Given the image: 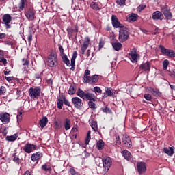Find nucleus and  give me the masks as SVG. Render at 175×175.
Listing matches in <instances>:
<instances>
[{
	"label": "nucleus",
	"mask_w": 175,
	"mask_h": 175,
	"mask_svg": "<svg viewBox=\"0 0 175 175\" xmlns=\"http://www.w3.org/2000/svg\"><path fill=\"white\" fill-rule=\"evenodd\" d=\"M77 96H79V98L83 99V100H89V107L92 110H96V105L95 103H94L96 101V99H95V94L92 93H85L84 91H83V90L79 88L77 92Z\"/></svg>",
	"instance_id": "nucleus-1"
},
{
	"label": "nucleus",
	"mask_w": 175,
	"mask_h": 175,
	"mask_svg": "<svg viewBox=\"0 0 175 175\" xmlns=\"http://www.w3.org/2000/svg\"><path fill=\"white\" fill-rule=\"evenodd\" d=\"M47 65L50 68H55L58 65V55L55 51H51L47 57Z\"/></svg>",
	"instance_id": "nucleus-2"
},
{
	"label": "nucleus",
	"mask_w": 175,
	"mask_h": 175,
	"mask_svg": "<svg viewBox=\"0 0 175 175\" xmlns=\"http://www.w3.org/2000/svg\"><path fill=\"white\" fill-rule=\"evenodd\" d=\"M42 88L38 86L30 88L28 90L29 96H30L31 99H38V98L40 96Z\"/></svg>",
	"instance_id": "nucleus-3"
},
{
	"label": "nucleus",
	"mask_w": 175,
	"mask_h": 175,
	"mask_svg": "<svg viewBox=\"0 0 175 175\" xmlns=\"http://www.w3.org/2000/svg\"><path fill=\"white\" fill-rule=\"evenodd\" d=\"M128 38H129V30L126 27L123 26L119 31V40L121 43H124V42L128 40Z\"/></svg>",
	"instance_id": "nucleus-4"
},
{
	"label": "nucleus",
	"mask_w": 175,
	"mask_h": 175,
	"mask_svg": "<svg viewBox=\"0 0 175 175\" xmlns=\"http://www.w3.org/2000/svg\"><path fill=\"white\" fill-rule=\"evenodd\" d=\"M161 13L165 17V20H172L173 18V14L170 12V8H167V5H165L161 8Z\"/></svg>",
	"instance_id": "nucleus-5"
},
{
	"label": "nucleus",
	"mask_w": 175,
	"mask_h": 175,
	"mask_svg": "<svg viewBox=\"0 0 175 175\" xmlns=\"http://www.w3.org/2000/svg\"><path fill=\"white\" fill-rule=\"evenodd\" d=\"M103 167L106 172H109V169L111 167V164L113 163V161H111V158L109 157H106L103 158Z\"/></svg>",
	"instance_id": "nucleus-6"
},
{
	"label": "nucleus",
	"mask_w": 175,
	"mask_h": 175,
	"mask_svg": "<svg viewBox=\"0 0 175 175\" xmlns=\"http://www.w3.org/2000/svg\"><path fill=\"white\" fill-rule=\"evenodd\" d=\"M72 103L78 110H81L83 109V106H84L83 100H81L79 97H73L72 98Z\"/></svg>",
	"instance_id": "nucleus-7"
},
{
	"label": "nucleus",
	"mask_w": 175,
	"mask_h": 175,
	"mask_svg": "<svg viewBox=\"0 0 175 175\" xmlns=\"http://www.w3.org/2000/svg\"><path fill=\"white\" fill-rule=\"evenodd\" d=\"M35 10L33 8H29L25 11V16L29 21H32L35 20Z\"/></svg>",
	"instance_id": "nucleus-8"
},
{
	"label": "nucleus",
	"mask_w": 175,
	"mask_h": 175,
	"mask_svg": "<svg viewBox=\"0 0 175 175\" xmlns=\"http://www.w3.org/2000/svg\"><path fill=\"white\" fill-rule=\"evenodd\" d=\"M0 121L3 122L4 125L10 122V114L8 112L0 113Z\"/></svg>",
	"instance_id": "nucleus-9"
},
{
	"label": "nucleus",
	"mask_w": 175,
	"mask_h": 175,
	"mask_svg": "<svg viewBox=\"0 0 175 175\" xmlns=\"http://www.w3.org/2000/svg\"><path fill=\"white\" fill-rule=\"evenodd\" d=\"M137 169L139 174H143L147 171V165L144 162L137 163Z\"/></svg>",
	"instance_id": "nucleus-10"
},
{
	"label": "nucleus",
	"mask_w": 175,
	"mask_h": 175,
	"mask_svg": "<svg viewBox=\"0 0 175 175\" xmlns=\"http://www.w3.org/2000/svg\"><path fill=\"white\" fill-rule=\"evenodd\" d=\"M33 150H36V145L33 144L27 143L23 146V151L26 152V154H31Z\"/></svg>",
	"instance_id": "nucleus-11"
},
{
	"label": "nucleus",
	"mask_w": 175,
	"mask_h": 175,
	"mask_svg": "<svg viewBox=\"0 0 175 175\" xmlns=\"http://www.w3.org/2000/svg\"><path fill=\"white\" fill-rule=\"evenodd\" d=\"M111 23L113 28H120V29L121 28L124 27V25L120 23V21H118V18H117L116 15H112Z\"/></svg>",
	"instance_id": "nucleus-12"
},
{
	"label": "nucleus",
	"mask_w": 175,
	"mask_h": 175,
	"mask_svg": "<svg viewBox=\"0 0 175 175\" xmlns=\"http://www.w3.org/2000/svg\"><path fill=\"white\" fill-rule=\"evenodd\" d=\"M121 154L126 161H128L129 162H133V156L131 154V152L124 150L122 151Z\"/></svg>",
	"instance_id": "nucleus-13"
},
{
	"label": "nucleus",
	"mask_w": 175,
	"mask_h": 175,
	"mask_svg": "<svg viewBox=\"0 0 175 175\" xmlns=\"http://www.w3.org/2000/svg\"><path fill=\"white\" fill-rule=\"evenodd\" d=\"M90 40L89 37H85V41L83 42V44L81 45L82 55H84L85 54V51L88 49V46H90Z\"/></svg>",
	"instance_id": "nucleus-14"
},
{
	"label": "nucleus",
	"mask_w": 175,
	"mask_h": 175,
	"mask_svg": "<svg viewBox=\"0 0 175 175\" xmlns=\"http://www.w3.org/2000/svg\"><path fill=\"white\" fill-rule=\"evenodd\" d=\"M90 40L89 37H85V41L83 42V44L81 45L82 55H84L85 54V51L88 49V46H90Z\"/></svg>",
	"instance_id": "nucleus-15"
},
{
	"label": "nucleus",
	"mask_w": 175,
	"mask_h": 175,
	"mask_svg": "<svg viewBox=\"0 0 175 175\" xmlns=\"http://www.w3.org/2000/svg\"><path fill=\"white\" fill-rule=\"evenodd\" d=\"M122 144L124 147H126V148H131V147H132V141L131 140V137L124 136L122 138Z\"/></svg>",
	"instance_id": "nucleus-16"
},
{
	"label": "nucleus",
	"mask_w": 175,
	"mask_h": 175,
	"mask_svg": "<svg viewBox=\"0 0 175 175\" xmlns=\"http://www.w3.org/2000/svg\"><path fill=\"white\" fill-rule=\"evenodd\" d=\"M77 58V51H74L72 58H71V63H70V70H72V72L75 71V69H76V59Z\"/></svg>",
	"instance_id": "nucleus-17"
},
{
	"label": "nucleus",
	"mask_w": 175,
	"mask_h": 175,
	"mask_svg": "<svg viewBox=\"0 0 175 175\" xmlns=\"http://www.w3.org/2000/svg\"><path fill=\"white\" fill-rule=\"evenodd\" d=\"M66 31H67L68 37L72 38V36H73L74 33H77V32H79V26L77 25H75V29H72L70 27H67Z\"/></svg>",
	"instance_id": "nucleus-18"
},
{
	"label": "nucleus",
	"mask_w": 175,
	"mask_h": 175,
	"mask_svg": "<svg viewBox=\"0 0 175 175\" xmlns=\"http://www.w3.org/2000/svg\"><path fill=\"white\" fill-rule=\"evenodd\" d=\"M139 69L144 70V72H150V70H151L150 62H146V63L142 64L139 66Z\"/></svg>",
	"instance_id": "nucleus-19"
},
{
	"label": "nucleus",
	"mask_w": 175,
	"mask_h": 175,
	"mask_svg": "<svg viewBox=\"0 0 175 175\" xmlns=\"http://www.w3.org/2000/svg\"><path fill=\"white\" fill-rule=\"evenodd\" d=\"M152 19L153 20H160L162 21L163 20V14L161 11H156L152 14Z\"/></svg>",
	"instance_id": "nucleus-20"
},
{
	"label": "nucleus",
	"mask_w": 175,
	"mask_h": 175,
	"mask_svg": "<svg viewBox=\"0 0 175 175\" xmlns=\"http://www.w3.org/2000/svg\"><path fill=\"white\" fill-rule=\"evenodd\" d=\"M91 71L89 70H86L84 72L83 81L85 84L87 83H90V79H91Z\"/></svg>",
	"instance_id": "nucleus-21"
},
{
	"label": "nucleus",
	"mask_w": 175,
	"mask_h": 175,
	"mask_svg": "<svg viewBox=\"0 0 175 175\" xmlns=\"http://www.w3.org/2000/svg\"><path fill=\"white\" fill-rule=\"evenodd\" d=\"M148 91H149L150 94H152L154 96L160 97L162 95V93H161L159 90L157 88L154 89L152 88H148Z\"/></svg>",
	"instance_id": "nucleus-22"
},
{
	"label": "nucleus",
	"mask_w": 175,
	"mask_h": 175,
	"mask_svg": "<svg viewBox=\"0 0 175 175\" xmlns=\"http://www.w3.org/2000/svg\"><path fill=\"white\" fill-rule=\"evenodd\" d=\"M43 157V154L40 152H36L31 155V159L33 162H36V161H39V159Z\"/></svg>",
	"instance_id": "nucleus-23"
},
{
	"label": "nucleus",
	"mask_w": 175,
	"mask_h": 175,
	"mask_svg": "<svg viewBox=\"0 0 175 175\" xmlns=\"http://www.w3.org/2000/svg\"><path fill=\"white\" fill-rule=\"evenodd\" d=\"M174 146L164 148L163 151L165 154H167V155H169V157H172V155L174 154Z\"/></svg>",
	"instance_id": "nucleus-24"
},
{
	"label": "nucleus",
	"mask_w": 175,
	"mask_h": 175,
	"mask_svg": "<svg viewBox=\"0 0 175 175\" xmlns=\"http://www.w3.org/2000/svg\"><path fill=\"white\" fill-rule=\"evenodd\" d=\"M48 123L49 119L46 116L42 117V118L39 121V125L42 128V129H43V128H44V126H46Z\"/></svg>",
	"instance_id": "nucleus-25"
},
{
	"label": "nucleus",
	"mask_w": 175,
	"mask_h": 175,
	"mask_svg": "<svg viewBox=\"0 0 175 175\" xmlns=\"http://www.w3.org/2000/svg\"><path fill=\"white\" fill-rule=\"evenodd\" d=\"M41 169L44 172H49V173H51V172L53 170L49 162L42 165Z\"/></svg>",
	"instance_id": "nucleus-26"
},
{
	"label": "nucleus",
	"mask_w": 175,
	"mask_h": 175,
	"mask_svg": "<svg viewBox=\"0 0 175 175\" xmlns=\"http://www.w3.org/2000/svg\"><path fill=\"white\" fill-rule=\"evenodd\" d=\"M17 137H18V133H15L12 135H8L5 137V140L7 142H16V140H17Z\"/></svg>",
	"instance_id": "nucleus-27"
},
{
	"label": "nucleus",
	"mask_w": 175,
	"mask_h": 175,
	"mask_svg": "<svg viewBox=\"0 0 175 175\" xmlns=\"http://www.w3.org/2000/svg\"><path fill=\"white\" fill-rule=\"evenodd\" d=\"M3 21L4 24H10L12 21V16L9 14H5L3 16Z\"/></svg>",
	"instance_id": "nucleus-28"
},
{
	"label": "nucleus",
	"mask_w": 175,
	"mask_h": 175,
	"mask_svg": "<svg viewBox=\"0 0 175 175\" xmlns=\"http://www.w3.org/2000/svg\"><path fill=\"white\" fill-rule=\"evenodd\" d=\"M96 148L98 151H102L105 148V142L102 139H99L96 143Z\"/></svg>",
	"instance_id": "nucleus-29"
},
{
	"label": "nucleus",
	"mask_w": 175,
	"mask_h": 175,
	"mask_svg": "<svg viewBox=\"0 0 175 175\" xmlns=\"http://www.w3.org/2000/svg\"><path fill=\"white\" fill-rule=\"evenodd\" d=\"M139 17V15L132 13L129 15V17L127 18L128 21L133 22L136 21L137 20V18Z\"/></svg>",
	"instance_id": "nucleus-30"
},
{
	"label": "nucleus",
	"mask_w": 175,
	"mask_h": 175,
	"mask_svg": "<svg viewBox=\"0 0 175 175\" xmlns=\"http://www.w3.org/2000/svg\"><path fill=\"white\" fill-rule=\"evenodd\" d=\"M99 80V76H98L97 75H94L92 77H90V84H96V83H98V81Z\"/></svg>",
	"instance_id": "nucleus-31"
},
{
	"label": "nucleus",
	"mask_w": 175,
	"mask_h": 175,
	"mask_svg": "<svg viewBox=\"0 0 175 175\" xmlns=\"http://www.w3.org/2000/svg\"><path fill=\"white\" fill-rule=\"evenodd\" d=\"M129 57H131V59L134 61V62H137V53L136 51H131L129 53Z\"/></svg>",
	"instance_id": "nucleus-32"
},
{
	"label": "nucleus",
	"mask_w": 175,
	"mask_h": 175,
	"mask_svg": "<svg viewBox=\"0 0 175 175\" xmlns=\"http://www.w3.org/2000/svg\"><path fill=\"white\" fill-rule=\"evenodd\" d=\"M61 57L64 64L67 65V66H70V60H69V58H68V55H66V54H64L62 55Z\"/></svg>",
	"instance_id": "nucleus-33"
},
{
	"label": "nucleus",
	"mask_w": 175,
	"mask_h": 175,
	"mask_svg": "<svg viewBox=\"0 0 175 175\" xmlns=\"http://www.w3.org/2000/svg\"><path fill=\"white\" fill-rule=\"evenodd\" d=\"M112 46L113 47L114 50H116V51H120L122 47V44L118 42V41H116L112 44Z\"/></svg>",
	"instance_id": "nucleus-34"
},
{
	"label": "nucleus",
	"mask_w": 175,
	"mask_h": 175,
	"mask_svg": "<svg viewBox=\"0 0 175 175\" xmlns=\"http://www.w3.org/2000/svg\"><path fill=\"white\" fill-rule=\"evenodd\" d=\"M26 5H27V0H21L18 3V8L20 10H24Z\"/></svg>",
	"instance_id": "nucleus-35"
},
{
	"label": "nucleus",
	"mask_w": 175,
	"mask_h": 175,
	"mask_svg": "<svg viewBox=\"0 0 175 175\" xmlns=\"http://www.w3.org/2000/svg\"><path fill=\"white\" fill-rule=\"evenodd\" d=\"M90 7L91 9H93L94 10H100V8H99V5L98 4V2L93 1L90 4Z\"/></svg>",
	"instance_id": "nucleus-36"
},
{
	"label": "nucleus",
	"mask_w": 175,
	"mask_h": 175,
	"mask_svg": "<svg viewBox=\"0 0 175 175\" xmlns=\"http://www.w3.org/2000/svg\"><path fill=\"white\" fill-rule=\"evenodd\" d=\"M113 95V92H111V90H110L109 88H107L105 89V92L104 93V95L103 96V98H107V96H111Z\"/></svg>",
	"instance_id": "nucleus-37"
},
{
	"label": "nucleus",
	"mask_w": 175,
	"mask_h": 175,
	"mask_svg": "<svg viewBox=\"0 0 175 175\" xmlns=\"http://www.w3.org/2000/svg\"><path fill=\"white\" fill-rule=\"evenodd\" d=\"M64 129L66 131H69V129H70V119L69 118L65 119Z\"/></svg>",
	"instance_id": "nucleus-38"
},
{
	"label": "nucleus",
	"mask_w": 175,
	"mask_h": 175,
	"mask_svg": "<svg viewBox=\"0 0 175 175\" xmlns=\"http://www.w3.org/2000/svg\"><path fill=\"white\" fill-rule=\"evenodd\" d=\"M165 55H167V57H170V58H175L174 51L168 49L165 53Z\"/></svg>",
	"instance_id": "nucleus-39"
},
{
	"label": "nucleus",
	"mask_w": 175,
	"mask_h": 175,
	"mask_svg": "<svg viewBox=\"0 0 175 175\" xmlns=\"http://www.w3.org/2000/svg\"><path fill=\"white\" fill-rule=\"evenodd\" d=\"M90 140H91V131H89L88 132V134L85 140V144H86V146H88V144H90Z\"/></svg>",
	"instance_id": "nucleus-40"
},
{
	"label": "nucleus",
	"mask_w": 175,
	"mask_h": 175,
	"mask_svg": "<svg viewBox=\"0 0 175 175\" xmlns=\"http://www.w3.org/2000/svg\"><path fill=\"white\" fill-rule=\"evenodd\" d=\"M62 98L63 99V103L66 105V106H68V107H72V105H70V102L66 99V97L65 96L62 95Z\"/></svg>",
	"instance_id": "nucleus-41"
},
{
	"label": "nucleus",
	"mask_w": 175,
	"mask_h": 175,
	"mask_svg": "<svg viewBox=\"0 0 175 175\" xmlns=\"http://www.w3.org/2000/svg\"><path fill=\"white\" fill-rule=\"evenodd\" d=\"M91 127L94 131V132H97L98 131V122L96 121H92Z\"/></svg>",
	"instance_id": "nucleus-42"
},
{
	"label": "nucleus",
	"mask_w": 175,
	"mask_h": 175,
	"mask_svg": "<svg viewBox=\"0 0 175 175\" xmlns=\"http://www.w3.org/2000/svg\"><path fill=\"white\" fill-rule=\"evenodd\" d=\"M76 93V88L75 85H71L68 90V94L69 95H73Z\"/></svg>",
	"instance_id": "nucleus-43"
},
{
	"label": "nucleus",
	"mask_w": 175,
	"mask_h": 175,
	"mask_svg": "<svg viewBox=\"0 0 175 175\" xmlns=\"http://www.w3.org/2000/svg\"><path fill=\"white\" fill-rule=\"evenodd\" d=\"M64 106V99L59 98L57 99V109H62V107Z\"/></svg>",
	"instance_id": "nucleus-44"
},
{
	"label": "nucleus",
	"mask_w": 175,
	"mask_h": 175,
	"mask_svg": "<svg viewBox=\"0 0 175 175\" xmlns=\"http://www.w3.org/2000/svg\"><path fill=\"white\" fill-rule=\"evenodd\" d=\"M167 66H169V60L165 59L163 62V70H167Z\"/></svg>",
	"instance_id": "nucleus-45"
},
{
	"label": "nucleus",
	"mask_w": 175,
	"mask_h": 175,
	"mask_svg": "<svg viewBox=\"0 0 175 175\" xmlns=\"http://www.w3.org/2000/svg\"><path fill=\"white\" fill-rule=\"evenodd\" d=\"M69 173H70L71 175H80L79 172H77V170H75V167H73L69 169Z\"/></svg>",
	"instance_id": "nucleus-46"
},
{
	"label": "nucleus",
	"mask_w": 175,
	"mask_h": 175,
	"mask_svg": "<svg viewBox=\"0 0 175 175\" xmlns=\"http://www.w3.org/2000/svg\"><path fill=\"white\" fill-rule=\"evenodd\" d=\"M6 94V88L4 86H1L0 87V96L2 95H5Z\"/></svg>",
	"instance_id": "nucleus-47"
},
{
	"label": "nucleus",
	"mask_w": 175,
	"mask_h": 175,
	"mask_svg": "<svg viewBox=\"0 0 175 175\" xmlns=\"http://www.w3.org/2000/svg\"><path fill=\"white\" fill-rule=\"evenodd\" d=\"M125 2H126V0H116V3L117 5H119V6H124Z\"/></svg>",
	"instance_id": "nucleus-48"
},
{
	"label": "nucleus",
	"mask_w": 175,
	"mask_h": 175,
	"mask_svg": "<svg viewBox=\"0 0 175 175\" xmlns=\"http://www.w3.org/2000/svg\"><path fill=\"white\" fill-rule=\"evenodd\" d=\"M144 98L146 100H152V96H151V94H145L144 95Z\"/></svg>",
	"instance_id": "nucleus-49"
},
{
	"label": "nucleus",
	"mask_w": 175,
	"mask_h": 175,
	"mask_svg": "<svg viewBox=\"0 0 175 175\" xmlns=\"http://www.w3.org/2000/svg\"><path fill=\"white\" fill-rule=\"evenodd\" d=\"M144 9H146V5L144 4H141L137 8V12H142Z\"/></svg>",
	"instance_id": "nucleus-50"
},
{
	"label": "nucleus",
	"mask_w": 175,
	"mask_h": 175,
	"mask_svg": "<svg viewBox=\"0 0 175 175\" xmlns=\"http://www.w3.org/2000/svg\"><path fill=\"white\" fill-rule=\"evenodd\" d=\"M94 92H98V95H100V94H102V89H100V88L96 86L94 88Z\"/></svg>",
	"instance_id": "nucleus-51"
},
{
	"label": "nucleus",
	"mask_w": 175,
	"mask_h": 175,
	"mask_svg": "<svg viewBox=\"0 0 175 175\" xmlns=\"http://www.w3.org/2000/svg\"><path fill=\"white\" fill-rule=\"evenodd\" d=\"M159 49L161 50V52L163 53V54H166V53L167 52V50L168 49H166V48H165V46H162V45H160L159 46Z\"/></svg>",
	"instance_id": "nucleus-52"
},
{
	"label": "nucleus",
	"mask_w": 175,
	"mask_h": 175,
	"mask_svg": "<svg viewBox=\"0 0 175 175\" xmlns=\"http://www.w3.org/2000/svg\"><path fill=\"white\" fill-rule=\"evenodd\" d=\"M58 47H59L60 55H65V52L64 51V47H62V46L60 44H58Z\"/></svg>",
	"instance_id": "nucleus-53"
},
{
	"label": "nucleus",
	"mask_w": 175,
	"mask_h": 175,
	"mask_svg": "<svg viewBox=\"0 0 175 175\" xmlns=\"http://www.w3.org/2000/svg\"><path fill=\"white\" fill-rule=\"evenodd\" d=\"M55 129H61V128H62V126L58 122H55Z\"/></svg>",
	"instance_id": "nucleus-54"
},
{
	"label": "nucleus",
	"mask_w": 175,
	"mask_h": 175,
	"mask_svg": "<svg viewBox=\"0 0 175 175\" xmlns=\"http://www.w3.org/2000/svg\"><path fill=\"white\" fill-rule=\"evenodd\" d=\"M169 76H170V77H172L173 79H175V70L170 71Z\"/></svg>",
	"instance_id": "nucleus-55"
},
{
	"label": "nucleus",
	"mask_w": 175,
	"mask_h": 175,
	"mask_svg": "<svg viewBox=\"0 0 175 175\" xmlns=\"http://www.w3.org/2000/svg\"><path fill=\"white\" fill-rule=\"evenodd\" d=\"M0 62H2V64L4 65V66H6V65H8V60H6V59H5V57L1 59V60H0Z\"/></svg>",
	"instance_id": "nucleus-56"
},
{
	"label": "nucleus",
	"mask_w": 175,
	"mask_h": 175,
	"mask_svg": "<svg viewBox=\"0 0 175 175\" xmlns=\"http://www.w3.org/2000/svg\"><path fill=\"white\" fill-rule=\"evenodd\" d=\"M23 118V112L19 111L18 115H17V120L18 121L21 120Z\"/></svg>",
	"instance_id": "nucleus-57"
},
{
	"label": "nucleus",
	"mask_w": 175,
	"mask_h": 175,
	"mask_svg": "<svg viewBox=\"0 0 175 175\" xmlns=\"http://www.w3.org/2000/svg\"><path fill=\"white\" fill-rule=\"evenodd\" d=\"M32 34L31 33H29L28 36H27V40H28V42L29 43H31L32 42Z\"/></svg>",
	"instance_id": "nucleus-58"
},
{
	"label": "nucleus",
	"mask_w": 175,
	"mask_h": 175,
	"mask_svg": "<svg viewBox=\"0 0 175 175\" xmlns=\"http://www.w3.org/2000/svg\"><path fill=\"white\" fill-rule=\"evenodd\" d=\"M13 161L18 163V165L20 163V158L14 157L13 158Z\"/></svg>",
	"instance_id": "nucleus-59"
},
{
	"label": "nucleus",
	"mask_w": 175,
	"mask_h": 175,
	"mask_svg": "<svg viewBox=\"0 0 175 175\" xmlns=\"http://www.w3.org/2000/svg\"><path fill=\"white\" fill-rule=\"evenodd\" d=\"M103 46H105V42H103V41H100L98 50H101Z\"/></svg>",
	"instance_id": "nucleus-60"
},
{
	"label": "nucleus",
	"mask_w": 175,
	"mask_h": 175,
	"mask_svg": "<svg viewBox=\"0 0 175 175\" xmlns=\"http://www.w3.org/2000/svg\"><path fill=\"white\" fill-rule=\"evenodd\" d=\"M116 143L118 146H120V144H121V139H120V137H116Z\"/></svg>",
	"instance_id": "nucleus-61"
},
{
	"label": "nucleus",
	"mask_w": 175,
	"mask_h": 175,
	"mask_svg": "<svg viewBox=\"0 0 175 175\" xmlns=\"http://www.w3.org/2000/svg\"><path fill=\"white\" fill-rule=\"evenodd\" d=\"M5 44H7V46H13V42L10 40L5 41Z\"/></svg>",
	"instance_id": "nucleus-62"
},
{
	"label": "nucleus",
	"mask_w": 175,
	"mask_h": 175,
	"mask_svg": "<svg viewBox=\"0 0 175 175\" xmlns=\"http://www.w3.org/2000/svg\"><path fill=\"white\" fill-rule=\"evenodd\" d=\"M5 80H7V81H12V80H13V79H14V77H5Z\"/></svg>",
	"instance_id": "nucleus-63"
},
{
	"label": "nucleus",
	"mask_w": 175,
	"mask_h": 175,
	"mask_svg": "<svg viewBox=\"0 0 175 175\" xmlns=\"http://www.w3.org/2000/svg\"><path fill=\"white\" fill-rule=\"evenodd\" d=\"M23 175H32V174L29 172V170L26 171Z\"/></svg>",
	"instance_id": "nucleus-64"
}]
</instances>
